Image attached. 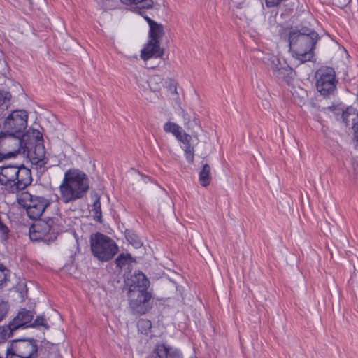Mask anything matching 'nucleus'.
I'll return each mask as SVG.
<instances>
[{
	"instance_id": "f257e3e1",
	"label": "nucleus",
	"mask_w": 358,
	"mask_h": 358,
	"mask_svg": "<svg viewBox=\"0 0 358 358\" xmlns=\"http://www.w3.org/2000/svg\"><path fill=\"white\" fill-rule=\"evenodd\" d=\"M280 36L282 38L287 37L290 51L301 62L313 59V50L320 38L315 30L303 27L301 29L286 28L280 33Z\"/></svg>"
},
{
	"instance_id": "f03ea898",
	"label": "nucleus",
	"mask_w": 358,
	"mask_h": 358,
	"mask_svg": "<svg viewBox=\"0 0 358 358\" xmlns=\"http://www.w3.org/2000/svg\"><path fill=\"white\" fill-rule=\"evenodd\" d=\"M90 188L87 176L77 169H70L64 173L59 185V199L64 203L83 198Z\"/></svg>"
},
{
	"instance_id": "7ed1b4c3",
	"label": "nucleus",
	"mask_w": 358,
	"mask_h": 358,
	"mask_svg": "<svg viewBox=\"0 0 358 358\" xmlns=\"http://www.w3.org/2000/svg\"><path fill=\"white\" fill-rule=\"evenodd\" d=\"M31 182V170L24 165L0 166V185L9 194L24 190Z\"/></svg>"
},
{
	"instance_id": "20e7f679",
	"label": "nucleus",
	"mask_w": 358,
	"mask_h": 358,
	"mask_svg": "<svg viewBox=\"0 0 358 358\" xmlns=\"http://www.w3.org/2000/svg\"><path fill=\"white\" fill-rule=\"evenodd\" d=\"M90 246L93 255L101 262H108L118 252V247L115 241L101 233L92 234Z\"/></svg>"
},
{
	"instance_id": "39448f33",
	"label": "nucleus",
	"mask_w": 358,
	"mask_h": 358,
	"mask_svg": "<svg viewBox=\"0 0 358 358\" xmlns=\"http://www.w3.org/2000/svg\"><path fill=\"white\" fill-rule=\"evenodd\" d=\"M17 203L26 209L28 217L38 220L44 213L50 202L46 198L34 195L29 192H22L17 196Z\"/></svg>"
},
{
	"instance_id": "423d86ee",
	"label": "nucleus",
	"mask_w": 358,
	"mask_h": 358,
	"mask_svg": "<svg viewBox=\"0 0 358 358\" xmlns=\"http://www.w3.org/2000/svg\"><path fill=\"white\" fill-rule=\"evenodd\" d=\"M27 135H20L0 132V160L15 156L23 150V153L29 146L24 143Z\"/></svg>"
},
{
	"instance_id": "0eeeda50",
	"label": "nucleus",
	"mask_w": 358,
	"mask_h": 358,
	"mask_svg": "<svg viewBox=\"0 0 358 358\" xmlns=\"http://www.w3.org/2000/svg\"><path fill=\"white\" fill-rule=\"evenodd\" d=\"M127 296L129 308L134 315H144L151 308L152 294L148 289L127 291Z\"/></svg>"
},
{
	"instance_id": "6e6552de",
	"label": "nucleus",
	"mask_w": 358,
	"mask_h": 358,
	"mask_svg": "<svg viewBox=\"0 0 358 358\" xmlns=\"http://www.w3.org/2000/svg\"><path fill=\"white\" fill-rule=\"evenodd\" d=\"M27 114L24 110L13 111L3 122V132L21 136L27 127Z\"/></svg>"
},
{
	"instance_id": "1a4fd4ad",
	"label": "nucleus",
	"mask_w": 358,
	"mask_h": 358,
	"mask_svg": "<svg viewBox=\"0 0 358 358\" xmlns=\"http://www.w3.org/2000/svg\"><path fill=\"white\" fill-rule=\"evenodd\" d=\"M31 135L34 138V142L31 144H34V146L33 148L29 147V149H26V150L28 152L31 163L41 168L45 165L48 161L45 157L46 152L43 143V135L39 131L36 129L31 131ZM27 144L29 146V143Z\"/></svg>"
},
{
	"instance_id": "9d476101",
	"label": "nucleus",
	"mask_w": 358,
	"mask_h": 358,
	"mask_svg": "<svg viewBox=\"0 0 358 358\" xmlns=\"http://www.w3.org/2000/svg\"><path fill=\"white\" fill-rule=\"evenodd\" d=\"M316 86L317 90L324 96L332 94L336 90V74L334 69L326 67L320 69L317 73Z\"/></svg>"
},
{
	"instance_id": "9b49d317",
	"label": "nucleus",
	"mask_w": 358,
	"mask_h": 358,
	"mask_svg": "<svg viewBox=\"0 0 358 358\" xmlns=\"http://www.w3.org/2000/svg\"><path fill=\"white\" fill-rule=\"evenodd\" d=\"M57 232L55 221L52 218L48 220H38L30 227L29 237L32 241H46L45 237L48 234L55 235Z\"/></svg>"
},
{
	"instance_id": "f8f14e48",
	"label": "nucleus",
	"mask_w": 358,
	"mask_h": 358,
	"mask_svg": "<svg viewBox=\"0 0 358 358\" xmlns=\"http://www.w3.org/2000/svg\"><path fill=\"white\" fill-rule=\"evenodd\" d=\"M8 348L24 358H36L37 356V345L34 339L14 340Z\"/></svg>"
},
{
	"instance_id": "ddd939ff",
	"label": "nucleus",
	"mask_w": 358,
	"mask_h": 358,
	"mask_svg": "<svg viewBox=\"0 0 358 358\" xmlns=\"http://www.w3.org/2000/svg\"><path fill=\"white\" fill-rule=\"evenodd\" d=\"M150 281L142 272L134 273L125 280L127 291H138L148 289Z\"/></svg>"
},
{
	"instance_id": "4468645a",
	"label": "nucleus",
	"mask_w": 358,
	"mask_h": 358,
	"mask_svg": "<svg viewBox=\"0 0 358 358\" xmlns=\"http://www.w3.org/2000/svg\"><path fill=\"white\" fill-rule=\"evenodd\" d=\"M164 51V48H160L159 42L149 40L148 43L141 50V57L145 61L152 57L162 58Z\"/></svg>"
},
{
	"instance_id": "2eb2a0df",
	"label": "nucleus",
	"mask_w": 358,
	"mask_h": 358,
	"mask_svg": "<svg viewBox=\"0 0 358 358\" xmlns=\"http://www.w3.org/2000/svg\"><path fill=\"white\" fill-rule=\"evenodd\" d=\"M33 317V312L28 310L25 308H22L19 311L17 315L10 322L11 326L13 325L14 327L13 328L16 329H18L19 328L21 327H29L28 324L32 321Z\"/></svg>"
},
{
	"instance_id": "dca6fc26",
	"label": "nucleus",
	"mask_w": 358,
	"mask_h": 358,
	"mask_svg": "<svg viewBox=\"0 0 358 358\" xmlns=\"http://www.w3.org/2000/svg\"><path fill=\"white\" fill-rule=\"evenodd\" d=\"M154 352L155 358H182L181 352L178 349L164 344L158 345Z\"/></svg>"
},
{
	"instance_id": "f3484780",
	"label": "nucleus",
	"mask_w": 358,
	"mask_h": 358,
	"mask_svg": "<svg viewBox=\"0 0 358 358\" xmlns=\"http://www.w3.org/2000/svg\"><path fill=\"white\" fill-rule=\"evenodd\" d=\"M343 119L346 126L352 122V129L355 133L358 132V112L352 110L343 113Z\"/></svg>"
},
{
	"instance_id": "a211bd4d",
	"label": "nucleus",
	"mask_w": 358,
	"mask_h": 358,
	"mask_svg": "<svg viewBox=\"0 0 358 358\" xmlns=\"http://www.w3.org/2000/svg\"><path fill=\"white\" fill-rule=\"evenodd\" d=\"M210 166L208 164H205L199 173L200 183L203 187H206L210 184Z\"/></svg>"
},
{
	"instance_id": "6ab92c4d",
	"label": "nucleus",
	"mask_w": 358,
	"mask_h": 358,
	"mask_svg": "<svg viewBox=\"0 0 358 358\" xmlns=\"http://www.w3.org/2000/svg\"><path fill=\"white\" fill-rule=\"evenodd\" d=\"M292 93L294 101L297 105L301 106L305 103L307 99V92L304 89L301 87L294 88Z\"/></svg>"
},
{
	"instance_id": "aec40b11",
	"label": "nucleus",
	"mask_w": 358,
	"mask_h": 358,
	"mask_svg": "<svg viewBox=\"0 0 358 358\" xmlns=\"http://www.w3.org/2000/svg\"><path fill=\"white\" fill-rule=\"evenodd\" d=\"M122 3L126 5H136L138 9L145 8L149 9L152 7V0H120Z\"/></svg>"
},
{
	"instance_id": "412c9836",
	"label": "nucleus",
	"mask_w": 358,
	"mask_h": 358,
	"mask_svg": "<svg viewBox=\"0 0 358 358\" xmlns=\"http://www.w3.org/2000/svg\"><path fill=\"white\" fill-rule=\"evenodd\" d=\"M164 34L162 25L157 23L156 25L150 28V40L159 42V39L163 36Z\"/></svg>"
},
{
	"instance_id": "4be33fe9",
	"label": "nucleus",
	"mask_w": 358,
	"mask_h": 358,
	"mask_svg": "<svg viewBox=\"0 0 358 358\" xmlns=\"http://www.w3.org/2000/svg\"><path fill=\"white\" fill-rule=\"evenodd\" d=\"M293 74V69L284 64L278 69L274 75L279 79L287 80L288 78H291Z\"/></svg>"
},
{
	"instance_id": "5701e85b",
	"label": "nucleus",
	"mask_w": 358,
	"mask_h": 358,
	"mask_svg": "<svg viewBox=\"0 0 358 358\" xmlns=\"http://www.w3.org/2000/svg\"><path fill=\"white\" fill-rule=\"evenodd\" d=\"M96 199L92 206L91 211L93 213L94 219L99 222H102V212L101 208L100 198L96 195Z\"/></svg>"
},
{
	"instance_id": "b1692460",
	"label": "nucleus",
	"mask_w": 358,
	"mask_h": 358,
	"mask_svg": "<svg viewBox=\"0 0 358 358\" xmlns=\"http://www.w3.org/2000/svg\"><path fill=\"white\" fill-rule=\"evenodd\" d=\"M14 326H11V322L7 326L0 327V343L5 342L8 338L12 336L14 331L16 329L13 328Z\"/></svg>"
},
{
	"instance_id": "393cba45",
	"label": "nucleus",
	"mask_w": 358,
	"mask_h": 358,
	"mask_svg": "<svg viewBox=\"0 0 358 358\" xmlns=\"http://www.w3.org/2000/svg\"><path fill=\"white\" fill-rule=\"evenodd\" d=\"M163 86L162 78L159 76H153L149 79V89L152 92H159Z\"/></svg>"
},
{
	"instance_id": "a878e982",
	"label": "nucleus",
	"mask_w": 358,
	"mask_h": 358,
	"mask_svg": "<svg viewBox=\"0 0 358 358\" xmlns=\"http://www.w3.org/2000/svg\"><path fill=\"white\" fill-rule=\"evenodd\" d=\"M11 97L10 92L0 89V108L5 106L8 109L10 105Z\"/></svg>"
},
{
	"instance_id": "bb28decb",
	"label": "nucleus",
	"mask_w": 358,
	"mask_h": 358,
	"mask_svg": "<svg viewBox=\"0 0 358 358\" xmlns=\"http://www.w3.org/2000/svg\"><path fill=\"white\" fill-rule=\"evenodd\" d=\"M164 130L166 132L172 133L176 137L178 136V135H180L181 131L180 127L171 122H168L164 124Z\"/></svg>"
},
{
	"instance_id": "cd10ccee",
	"label": "nucleus",
	"mask_w": 358,
	"mask_h": 358,
	"mask_svg": "<svg viewBox=\"0 0 358 358\" xmlns=\"http://www.w3.org/2000/svg\"><path fill=\"white\" fill-rule=\"evenodd\" d=\"M131 258V257L130 254H120L115 259L117 266L120 268H122L127 264H128Z\"/></svg>"
},
{
	"instance_id": "c85d7f7f",
	"label": "nucleus",
	"mask_w": 358,
	"mask_h": 358,
	"mask_svg": "<svg viewBox=\"0 0 358 358\" xmlns=\"http://www.w3.org/2000/svg\"><path fill=\"white\" fill-rule=\"evenodd\" d=\"M137 85L142 91L141 93L148 92L149 90V80L145 79L144 77L139 76L136 79Z\"/></svg>"
},
{
	"instance_id": "c756f323",
	"label": "nucleus",
	"mask_w": 358,
	"mask_h": 358,
	"mask_svg": "<svg viewBox=\"0 0 358 358\" xmlns=\"http://www.w3.org/2000/svg\"><path fill=\"white\" fill-rule=\"evenodd\" d=\"M142 96L145 99L152 103L156 102L159 99V92H152L150 90H148V92L141 93Z\"/></svg>"
},
{
	"instance_id": "7c9ffc66",
	"label": "nucleus",
	"mask_w": 358,
	"mask_h": 358,
	"mask_svg": "<svg viewBox=\"0 0 358 358\" xmlns=\"http://www.w3.org/2000/svg\"><path fill=\"white\" fill-rule=\"evenodd\" d=\"M268 65L270 66L271 69L273 70L274 73L275 71L278 69H279V67L282 64H281L279 58H278L275 55H272L268 58Z\"/></svg>"
},
{
	"instance_id": "2f4dec72",
	"label": "nucleus",
	"mask_w": 358,
	"mask_h": 358,
	"mask_svg": "<svg viewBox=\"0 0 358 358\" xmlns=\"http://www.w3.org/2000/svg\"><path fill=\"white\" fill-rule=\"evenodd\" d=\"M182 119L184 124L186 126L187 129L192 128L194 124H196L195 119L192 120L190 115L182 110Z\"/></svg>"
},
{
	"instance_id": "473e14b6",
	"label": "nucleus",
	"mask_w": 358,
	"mask_h": 358,
	"mask_svg": "<svg viewBox=\"0 0 358 358\" xmlns=\"http://www.w3.org/2000/svg\"><path fill=\"white\" fill-rule=\"evenodd\" d=\"M176 138L184 144L185 147L191 145L190 141H191L192 137L190 135H189L185 132L182 133L181 131L180 133V135H178V136H176Z\"/></svg>"
},
{
	"instance_id": "72a5a7b5",
	"label": "nucleus",
	"mask_w": 358,
	"mask_h": 358,
	"mask_svg": "<svg viewBox=\"0 0 358 358\" xmlns=\"http://www.w3.org/2000/svg\"><path fill=\"white\" fill-rule=\"evenodd\" d=\"M8 306L2 298L0 297V321L6 316L8 313Z\"/></svg>"
},
{
	"instance_id": "f704fd0d",
	"label": "nucleus",
	"mask_w": 358,
	"mask_h": 358,
	"mask_svg": "<svg viewBox=\"0 0 358 358\" xmlns=\"http://www.w3.org/2000/svg\"><path fill=\"white\" fill-rule=\"evenodd\" d=\"M185 155L186 157L187 160L190 162L193 163L194 162V148L191 145L185 146L184 148Z\"/></svg>"
},
{
	"instance_id": "c9c22d12",
	"label": "nucleus",
	"mask_w": 358,
	"mask_h": 358,
	"mask_svg": "<svg viewBox=\"0 0 358 358\" xmlns=\"http://www.w3.org/2000/svg\"><path fill=\"white\" fill-rule=\"evenodd\" d=\"M138 327L140 329L144 328V330H141L143 334H147V330L150 329L152 327L151 322L148 320H141L138 323Z\"/></svg>"
},
{
	"instance_id": "e433bc0d",
	"label": "nucleus",
	"mask_w": 358,
	"mask_h": 358,
	"mask_svg": "<svg viewBox=\"0 0 358 358\" xmlns=\"http://www.w3.org/2000/svg\"><path fill=\"white\" fill-rule=\"evenodd\" d=\"M8 270L0 264V286L5 282L7 276Z\"/></svg>"
},
{
	"instance_id": "4c0bfd02",
	"label": "nucleus",
	"mask_w": 358,
	"mask_h": 358,
	"mask_svg": "<svg viewBox=\"0 0 358 358\" xmlns=\"http://www.w3.org/2000/svg\"><path fill=\"white\" fill-rule=\"evenodd\" d=\"M127 238L129 243H131L135 248H139L142 245V243L141 241L136 239L135 237L132 236H127Z\"/></svg>"
},
{
	"instance_id": "58836bf2",
	"label": "nucleus",
	"mask_w": 358,
	"mask_h": 358,
	"mask_svg": "<svg viewBox=\"0 0 358 358\" xmlns=\"http://www.w3.org/2000/svg\"><path fill=\"white\" fill-rule=\"evenodd\" d=\"M6 358H24L20 355L15 352L13 350H10V348H8L6 350Z\"/></svg>"
},
{
	"instance_id": "ea45409f",
	"label": "nucleus",
	"mask_w": 358,
	"mask_h": 358,
	"mask_svg": "<svg viewBox=\"0 0 358 358\" xmlns=\"http://www.w3.org/2000/svg\"><path fill=\"white\" fill-rule=\"evenodd\" d=\"M36 326H44V319H43V317L38 316L34 320L33 323L29 324V327H36Z\"/></svg>"
},
{
	"instance_id": "a19ab883",
	"label": "nucleus",
	"mask_w": 358,
	"mask_h": 358,
	"mask_svg": "<svg viewBox=\"0 0 358 358\" xmlns=\"http://www.w3.org/2000/svg\"><path fill=\"white\" fill-rule=\"evenodd\" d=\"M145 19L147 21V22L148 23V24L150 26V28L152 27L154 25H156V24H157L156 22H155L154 20H152V19H150L148 17H145Z\"/></svg>"
},
{
	"instance_id": "79ce46f5",
	"label": "nucleus",
	"mask_w": 358,
	"mask_h": 358,
	"mask_svg": "<svg viewBox=\"0 0 358 358\" xmlns=\"http://www.w3.org/2000/svg\"><path fill=\"white\" fill-rule=\"evenodd\" d=\"M336 3H338V6L342 7V6H344L345 5H347L349 2H350V0H343V2H339L338 0H334Z\"/></svg>"
},
{
	"instance_id": "37998d69",
	"label": "nucleus",
	"mask_w": 358,
	"mask_h": 358,
	"mask_svg": "<svg viewBox=\"0 0 358 358\" xmlns=\"http://www.w3.org/2000/svg\"><path fill=\"white\" fill-rule=\"evenodd\" d=\"M111 2L112 1L110 0H105L103 3L106 6L108 3L110 4Z\"/></svg>"
},
{
	"instance_id": "c03bdc74",
	"label": "nucleus",
	"mask_w": 358,
	"mask_h": 358,
	"mask_svg": "<svg viewBox=\"0 0 358 358\" xmlns=\"http://www.w3.org/2000/svg\"><path fill=\"white\" fill-rule=\"evenodd\" d=\"M113 6H114V5H113V3H112L111 5H109V7H110L109 8H111Z\"/></svg>"
},
{
	"instance_id": "a18cd8bd",
	"label": "nucleus",
	"mask_w": 358,
	"mask_h": 358,
	"mask_svg": "<svg viewBox=\"0 0 358 358\" xmlns=\"http://www.w3.org/2000/svg\"><path fill=\"white\" fill-rule=\"evenodd\" d=\"M0 358H1V357H0Z\"/></svg>"
}]
</instances>
